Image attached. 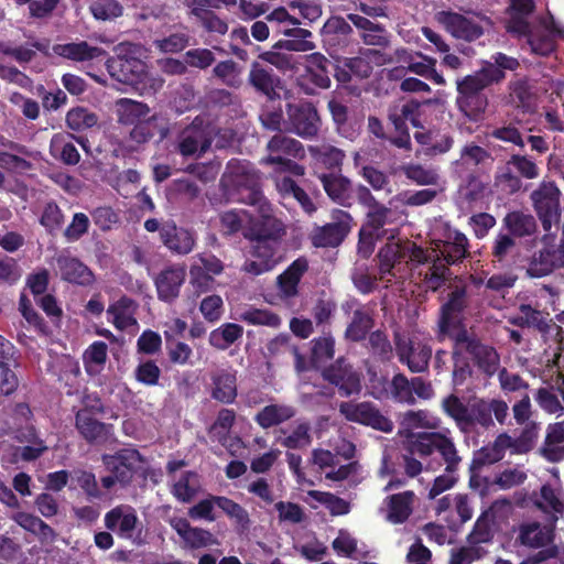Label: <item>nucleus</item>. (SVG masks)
Returning a JSON list of instances; mask_svg holds the SVG:
<instances>
[{
  "instance_id": "1",
  "label": "nucleus",
  "mask_w": 564,
  "mask_h": 564,
  "mask_svg": "<svg viewBox=\"0 0 564 564\" xmlns=\"http://www.w3.org/2000/svg\"><path fill=\"white\" fill-rule=\"evenodd\" d=\"M229 183L234 187L232 197L237 202L256 206L262 218L253 223L245 232L248 241L282 242L285 228L281 220L268 215L271 212L270 203L261 191L260 177L253 169L238 165L230 171Z\"/></svg>"
},
{
  "instance_id": "2",
  "label": "nucleus",
  "mask_w": 564,
  "mask_h": 564,
  "mask_svg": "<svg viewBox=\"0 0 564 564\" xmlns=\"http://www.w3.org/2000/svg\"><path fill=\"white\" fill-rule=\"evenodd\" d=\"M404 448L416 453L422 459H427L437 454L441 459L426 462V469L435 470L445 465V471L455 474L462 463L454 440L441 432H417L406 436Z\"/></svg>"
},
{
  "instance_id": "3",
  "label": "nucleus",
  "mask_w": 564,
  "mask_h": 564,
  "mask_svg": "<svg viewBox=\"0 0 564 564\" xmlns=\"http://www.w3.org/2000/svg\"><path fill=\"white\" fill-rule=\"evenodd\" d=\"M498 69H479L457 80L456 106L471 121H479L487 107L488 97L485 89L501 82Z\"/></svg>"
},
{
  "instance_id": "4",
  "label": "nucleus",
  "mask_w": 564,
  "mask_h": 564,
  "mask_svg": "<svg viewBox=\"0 0 564 564\" xmlns=\"http://www.w3.org/2000/svg\"><path fill=\"white\" fill-rule=\"evenodd\" d=\"M468 307L467 286L463 283L452 284L446 301L440 307L437 319V338L443 340L453 336L462 329H468L464 324V314Z\"/></svg>"
},
{
  "instance_id": "5",
  "label": "nucleus",
  "mask_w": 564,
  "mask_h": 564,
  "mask_svg": "<svg viewBox=\"0 0 564 564\" xmlns=\"http://www.w3.org/2000/svg\"><path fill=\"white\" fill-rule=\"evenodd\" d=\"M453 340L457 341L455 355L465 352L488 378L497 373L500 355L494 346L485 344L473 329H462L453 336Z\"/></svg>"
},
{
  "instance_id": "6",
  "label": "nucleus",
  "mask_w": 564,
  "mask_h": 564,
  "mask_svg": "<svg viewBox=\"0 0 564 564\" xmlns=\"http://www.w3.org/2000/svg\"><path fill=\"white\" fill-rule=\"evenodd\" d=\"M220 133L214 123L206 122L196 117L186 126L178 135L177 151L183 156L202 155L206 153L215 139Z\"/></svg>"
},
{
  "instance_id": "7",
  "label": "nucleus",
  "mask_w": 564,
  "mask_h": 564,
  "mask_svg": "<svg viewBox=\"0 0 564 564\" xmlns=\"http://www.w3.org/2000/svg\"><path fill=\"white\" fill-rule=\"evenodd\" d=\"M286 112V130L304 140L315 139L322 127V120L318 111L313 102L300 100L296 102H288Z\"/></svg>"
},
{
  "instance_id": "8",
  "label": "nucleus",
  "mask_w": 564,
  "mask_h": 564,
  "mask_svg": "<svg viewBox=\"0 0 564 564\" xmlns=\"http://www.w3.org/2000/svg\"><path fill=\"white\" fill-rule=\"evenodd\" d=\"M393 344L398 360L412 373H423L429 370L432 358L431 345L422 340L415 341L400 332L393 334Z\"/></svg>"
},
{
  "instance_id": "9",
  "label": "nucleus",
  "mask_w": 564,
  "mask_h": 564,
  "mask_svg": "<svg viewBox=\"0 0 564 564\" xmlns=\"http://www.w3.org/2000/svg\"><path fill=\"white\" fill-rule=\"evenodd\" d=\"M107 530L115 532L119 538L132 540L141 545L143 525L135 509L129 505H119L106 512L104 518Z\"/></svg>"
},
{
  "instance_id": "10",
  "label": "nucleus",
  "mask_w": 564,
  "mask_h": 564,
  "mask_svg": "<svg viewBox=\"0 0 564 564\" xmlns=\"http://www.w3.org/2000/svg\"><path fill=\"white\" fill-rule=\"evenodd\" d=\"M332 221L323 226H316L310 239L315 248H336L340 246L349 235L352 217L349 213L335 209L332 213Z\"/></svg>"
},
{
  "instance_id": "11",
  "label": "nucleus",
  "mask_w": 564,
  "mask_h": 564,
  "mask_svg": "<svg viewBox=\"0 0 564 564\" xmlns=\"http://www.w3.org/2000/svg\"><path fill=\"white\" fill-rule=\"evenodd\" d=\"M248 251L250 258H247L241 267V271L253 276L272 271L282 260V242L270 241H250Z\"/></svg>"
},
{
  "instance_id": "12",
  "label": "nucleus",
  "mask_w": 564,
  "mask_h": 564,
  "mask_svg": "<svg viewBox=\"0 0 564 564\" xmlns=\"http://www.w3.org/2000/svg\"><path fill=\"white\" fill-rule=\"evenodd\" d=\"M339 412L350 422L370 426L384 433L392 432L394 427L393 422L384 416L373 403L368 401L359 403L341 402Z\"/></svg>"
},
{
  "instance_id": "13",
  "label": "nucleus",
  "mask_w": 564,
  "mask_h": 564,
  "mask_svg": "<svg viewBox=\"0 0 564 564\" xmlns=\"http://www.w3.org/2000/svg\"><path fill=\"white\" fill-rule=\"evenodd\" d=\"M560 195L561 192L553 182H542L531 194L533 207L545 231L561 216Z\"/></svg>"
},
{
  "instance_id": "14",
  "label": "nucleus",
  "mask_w": 564,
  "mask_h": 564,
  "mask_svg": "<svg viewBox=\"0 0 564 564\" xmlns=\"http://www.w3.org/2000/svg\"><path fill=\"white\" fill-rule=\"evenodd\" d=\"M143 462V456L135 448H121L112 455L102 456L106 470L113 474L122 487L132 481Z\"/></svg>"
},
{
  "instance_id": "15",
  "label": "nucleus",
  "mask_w": 564,
  "mask_h": 564,
  "mask_svg": "<svg viewBox=\"0 0 564 564\" xmlns=\"http://www.w3.org/2000/svg\"><path fill=\"white\" fill-rule=\"evenodd\" d=\"M106 67L112 79L124 85L137 86L147 77V64L132 56L109 57Z\"/></svg>"
},
{
  "instance_id": "16",
  "label": "nucleus",
  "mask_w": 564,
  "mask_h": 564,
  "mask_svg": "<svg viewBox=\"0 0 564 564\" xmlns=\"http://www.w3.org/2000/svg\"><path fill=\"white\" fill-rule=\"evenodd\" d=\"M371 389V395L377 400L392 399L398 403H415L411 380L402 372L395 373L390 381L384 377L378 378L372 382Z\"/></svg>"
},
{
  "instance_id": "17",
  "label": "nucleus",
  "mask_w": 564,
  "mask_h": 564,
  "mask_svg": "<svg viewBox=\"0 0 564 564\" xmlns=\"http://www.w3.org/2000/svg\"><path fill=\"white\" fill-rule=\"evenodd\" d=\"M322 376L326 381L336 386L343 397L358 394L361 390L359 373L344 357H339L334 364L326 367Z\"/></svg>"
},
{
  "instance_id": "18",
  "label": "nucleus",
  "mask_w": 564,
  "mask_h": 564,
  "mask_svg": "<svg viewBox=\"0 0 564 564\" xmlns=\"http://www.w3.org/2000/svg\"><path fill=\"white\" fill-rule=\"evenodd\" d=\"M436 20L456 39L470 42L479 39L484 33L480 24L457 12L440 11L436 13Z\"/></svg>"
},
{
  "instance_id": "19",
  "label": "nucleus",
  "mask_w": 564,
  "mask_h": 564,
  "mask_svg": "<svg viewBox=\"0 0 564 564\" xmlns=\"http://www.w3.org/2000/svg\"><path fill=\"white\" fill-rule=\"evenodd\" d=\"M185 279L186 269L182 264L163 269L154 279L158 299L165 303H173L180 296Z\"/></svg>"
},
{
  "instance_id": "20",
  "label": "nucleus",
  "mask_w": 564,
  "mask_h": 564,
  "mask_svg": "<svg viewBox=\"0 0 564 564\" xmlns=\"http://www.w3.org/2000/svg\"><path fill=\"white\" fill-rule=\"evenodd\" d=\"M247 80L257 94L264 96L268 100L273 101L280 98L278 88L281 86V78L272 68L253 62L250 65Z\"/></svg>"
},
{
  "instance_id": "21",
  "label": "nucleus",
  "mask_w": 564,
  "mask_h": 564,
  "mask_svg": "<svg viewBox=\"0 0 564 564\" xmlns=\"http://www.w3.org/2000/svg\"><path fill=\"white\" fill-rule=\"evenodd\" d=\"M160 238L172 253L180 256L191 253L196 245L195 232L177 227L174 223H166L161 227Z\"/></svg>"
},
{
  "instance_id": "22",
  "label": "nucleus",
  "mask_w": 564,
  "mask_h": 564,
  "mask_svg": "<svg viewBox=\"0 0 564 564\" xmlns=\"http://www.w3.org/2000/svg\"><path fill=\"white\" fill-rule=\"evenodd\" d=\"M435 246L447 264L459 263L469 256L468 238L457 229L447 228L444 239L438 240Z\"/></svg>"
},
{
  "instance_id": "23",
  "label": "nucleus",
  "mask_w": 564,
  "mask_h": 564,
  "mask_svg": "<svg viewBox=\"0 0 564 564\" xmlns=\"http://www.w3.org/2000/svg\"><path fill=\"white\" fill-rule=\"evenodd\" d=\"M420 105L415 101H409L402 105L400 109L395 108L389 111L388 119L393 126L397 137H391L389 142L399 149H411V137L406 126L408 118L419 111Z\"/></svg>"
},
{
  "instance_id": "24",
  "label": "nucleus",
  "mask_w": 564,
  "mask_h": 564,
  "mask_svg": "<svg viewBox=\"0 0 564 564\" xmlns=\"http://www.w3.org/2000/svg\"><path fill=\"white\" fill-rule=\"evenodd\" d=\"M56 264L63 281L80 286L95 282L93 271L76 257L61 254L56 258Z\"/></svg>"
},
{
  "instance_id": "25",
  "label": "nucleus",
  "mask_w": 564,
  "mask_h": 564,
  "mask_svg": "<svg viewBox=\"0 0 564 564\" xmlns=\"http://www.w3.org/2000/svg\"><path fill=\"white\" fill-rule=\"evenodd\" d=\"M347 20L360 31L359 36L364 44L381 48L390 45V33L383 24L372 22L368 18L356 13L347 14Z\"/></svg>"
},
{
  "instance_id": "26",
  "label": "nucleus",
  "mask_w": 564,
  "mask_h": 564,
  "mask_svg": "<svg viewBox=\"0 0 564 564\" xmlns=\"http://www.w3.org/2000/svg\"><path fill=\"white\" fill-rule=\"evenodd\" d=\"M319 181L327 196L345 207L354 204V188L349 178L339 173H323Z\"/></svg>"
},
{
  "instance_id": "27",
  "label": "nucleus",
  "mask_w": 564,
  "mask_h": 564,
  "mask_svg": "<svg viewBox=\"0 0 564 564\" xmlns=\"http://www.w3.org/2000/svg\"><path fill=\"white\" fill-rule=\"evenodd\" d=\"M564 267V251L560 248H543L535 252L527 268L529 278H543L555 268Z\"/></svg>"
},
{
  "instance_id": "28",
  "label": "nucleus",
  "mask_w": 564,
  "mask_h": 564,
  "mask_svg": "<svg viewBox=\"0 0 564 564\" xmlns=\"http://www.w3.org/2000/svg\"><path fill=\"white\" fill-rule=\"evenodd\" d=\"M265 20L272 24V31L275 36L312 37V32L307 29L299 28L301 21L291 15L284 7L275 8L265 17Z\"/></svg>"
},
{
  "instance_id": "29",
  "label": "nucleus",
  "mask_w": 564,
  "mask_h": 564,
  "mask_svg": "<svg viewBox=\"0 0 564 564\" xmlns=\"http://www.w3.org/2000/svg\"><path fill=\"white\" fill-rule=\"evenodd\" d=\"M53 52L74 62L102 61L107 56V52L102 47L93 46L86 41L55 44Z\"/></svg>"
},
{
  "instance_id": "30",
  "label": "nucleus",
  "mask_w": 564,
  "mask_h": 564,
  "mask_svg": "<svg viewBox=\"0 0 564 564\" xmlns=\"http://www.w3.org/2000/svg\"><path fill=\"white\" fill-rule=\"evenodd\" d=\"M95 416L85 414V412L75 413V427L88 444L104 443L109 436L111 425L99 421Z\"/></svg>"
},
{
  "instance_id": "31",
  "label": "nucleus",
  "mask_w": 564,
  "mask_h": 564,
  "mask_svg": "<svg viewBox=\"0 0 564 564\" xmlns=\"http://www.w3.org/2000/svg\"><path fill=\"white\" fill-rule=\"evenodd\" d=\"M305 72L308 80L321 89H328L332 80L333 62L324 54L315 52L306 55Z\"/></svg>"
},
{
  "instance_id": "32",
  "label": "nucleus",
  "mask_w": 564,
  "mask_h": 564,
  "mask_svg": "<svg viewBox=\"0 0 564 564\" xmlns=\"http://www.w3.org/2000/svg\"><path fill=\"white\" fill-rule=\"evenodd\" d=\"M308 270V260L305 257L295 259L276 278V284L280 292L286 297H293L299 293L301 279Z\"/></svg>"
},
{
  "instance_id": "33",
  "label": "nucleus",
  "mask_w": 564,
  "mask_h": 564,
  "mask_svg": "<svg viewBox=\"0 0 564 564\" xmlns=\"http://www.w3.org/2000/svg\"><path fill=\"white\" fill-rule=\"evenodd\" d=\"M502 228L514 239L531 237L536 232L538 225L531 214L522 210H512L502 218Z\"/></svg>"
},
{
  "instance_id": "34",
  "label": "nucleus",
  "mask_w": 564,
  "mask_h": 564,
  "mask_svg": "<svg viewBox=\"0 0 564 564\" xmlns=\"http://www.w3.org/2000/svg\"><path fill=\"white\" fill-rule=\"evenodd\" d=\"M375 323L373 315L365 306H359L352 312L351 319L345 329V338L351 343L366 340Z\"/></svg>"
},
{
  "instance_id": "35",
  "label": "nucleus",
  "mask_w": 564,
  "mask_h": 564,
  "mask_svg": "<svg viewBox=\"0 0 564 564\" xmlns=\"http://www.w3.org/2000/svg\"><path fill=\"white\" fill-rule=\"evenodd\" d=\"M137 307L138 304L133 299L122 295L108 306L107 314L111 317L110 321L117 329L124 330L137 324L133 316Z\"/></svg>"
},
{
  "instance_id": "36",
  "label": "nucleus",
  "mask_w": 564,
  "mask_h": 564,
  "mask_svg": "<svg viewBox=\"0 0 564 564\" xmlns=\"http://www.w3.org/2000/svg\"><path fill=\"white\" fill-rule=\"evenodd\" d=\"M441 408L444 414L455 422L460 432L468 433L470 402L466 404L457 394L451 393L443 398Z\"/></svg>"
},
{
  "instance_id": "37",
  "label": "nucleus",
  "mask_w": 564,
  "mask_h": 564,
  "mask_svg": "<svg viewBox=\"0 0 564 564\" xmlns=\"http://www.w3.org/2000/svg\"><path fill=\"white\" fill-rule=\"evenodd\" d=\"M212 397L225 404H231L237 398L236 376L228 370L217 371L212 376Z\"/></svg>"
},
{
  "instance_id": "38",
  "label": "nucleus",
  "mask_w": 564,
  "mask_h": 564,
  "mask_svg": "<svg viewBox=\"0 0 564 564\" xmlns=\"http://www.w3.org/2000/svg\"><path fill=\"white\" fill-rule=\"evenodd\" d=\"M296 411L288 404H269L261 409L254 416V422L262 429L280 425L295 415Z\"/></svg>"
},
{
  "instance_id": "39",
  "label": "nucleus",
  "mask_w": 564,
  "mask_h": 564,
  "mask_svg": "<svg viewBox=\"0 0 564 564\" xmlns=\"http://www.w3.org/2000/svg\"><path fill=\"white\" fill-rule=\"evenodd\" d=\"M365 345L369 356L378 362L387 364L393 358V346L384 329L372 330Z\"/></svg>"
},
{
  "instance_id": "40",
  "label": "nucleus",
  "mask_w": 564,
  "mask_h": 564,
  "mask_svg": "<svg viewBox=\"0 0 564 564\" xmlns=\"http://www.w3.org/2000/svg\"><path fill=\"white\" fill-rule=\"evenodd\" d=\"M414 497L411 490L388 497V520L394 524L405 522L412 513Z\"/></svg>"
},
{
  "instance_id": "41",
  "label": "nucleus",
  "mask_w": 564,
  "mask_h": 564,
  "mask_svg": "<svg viewBox=\"0 0 564 564\" xmlns=\"http://www.w3.org/2000/svg\"><path fill=\"white\" fill-rule=\"evenodd\" d=\"M117 115L119 123L123 126H133L137 122H141L150 118V108L144 102L129 98H120L117 101Z\"/></svg>"
},
{
  "instance_id": "42",
  "label": "nucleus",
  "mask_w": 564,
  "mask_h": 564,
  "mask_svg": "<svg viewBox=\"0 0 564 564\" xmlns=\"http://www.w3.org/2000/svg\"><path fill=\"white\" fill-rule=\"evenodd\" d=\"M519 540L522 545L540 549L553 542L554 531L539 522H532L521 527Z\"/></svg>"
},
{
  "instance_id": "43",
  "label": "nucleus",
  "mask_w": 564,
  "mask_h": 564,
  "mask_svg": "<svg viewBox=\"0 0 564 564\" xmlns=\"http://www.w3.org/2000/svg\"><path fill=\"white\" fill-rule=\"evenodd\" d=\"M269 155H282L293 159H303L305 156L304 145L296 139L282 134H274L267 144Z\"/></svg>"
},
{
  "instance_id": "44",
  "label": "nucleus",
  "mask_w": 564,
  "mask_h": 564,
  "mask_svg": "<svg viewBox=\"0 0 564 564\" xmlns=\"http://www.w3.org/2000/svg\"><path fill=\"white\" fill-rule=\"evenodd\" d=\"M308 152L311 156L321 163L327 170L341 171L345 152L330 144L310 145Z\"/></svg>"
},
{
  "instance_id": "45",
  "label": "nucleus",
  "mask_w": 564,
  "mask_h": 564,
  "mask_svg": "<svg viewBox=\"0 0 564 564\" xmlns=\"http://www.w3.org/2000/svg\"><path fill=\"white\" fill-rule=\"evenodd\" d=\"M243 335V327L236 323H226L209 334V344L219 350H226Z\"/></svg>"
},
{
  "instance_id": "46",
  "label": "nucleus",
  "mask_w": 564,
  "mask_h": 564,
  "mask_svg": "<svg viewBox=\"0 0 564 564\" xmlns=\"http://www.w3.org/2000/svg\"><path fill=\"white\" fill-rule=\"evenodd\" d=\"M276 188L283 197L295 198L301 207L308 214L316 210L307 193L290 176H283L276 181Z\"/></svg>"
},
{
  "instance_id": "47",
  "label": "nucleus",
  "mask_w": 564,
  "mask_h": 564,
  "mask_svg": "<svg viewBox=\"0 0 564 564\" xmlns=\"http://www.w3.org/2000/svg\"><path fill=\"white\" fill-rule=\"evenodd\" d=\"M377 258L381 278L388 274L395 276L392 270L405 259V252L398 243H387L380 248Z\"/></svg>"
},
{
  "instance_id": "48",
  "label": "nucleus",
  "mask_w": 564,
  "mask_h": 564,
  "mask_svg": "<svg viewBox=\"0 0 564 564\" xmlns=\"http://www.w3.org/2000/svg\"><path fill=\"white\" fill-rule=\"evenodd\" d=\"M192 14L198 20L202 28L208 33L225 35L228 32V23L219 18L209 7L199 3L192 9Z\"/></svg>"
},
{
  "instance_id": "49",
  "label": "nucleus",
  "mask_w": 564,
  "mask_h": 564,
  "mask_svg": "<svg viewBox=\"0 0 564 564\" xmlns=\"http://www.w3.org/2000/svg\"><path fill=\"white\" fill-rule=\"evenodd\" d=\"M510 100L525 113H532L535 110V97L531 86L524 79L517 80L510 85Z\"/></svg>"
},
{
  "instance_id": "50",
  "label": "nucleus",
  "mask_w": 564,
  "mask_h": 564,
  "mask_svg": "<svg viewBox=\"0 0 564 564\" xmlns=\"http://www.w3.org/2000/svg\"><path fill=\"white\" fill-rule=\"evenodd\" d=\"M516 250V239L511 235L500 231L491 245L492 263H498L500 267L509 264V260L513 257Z\"/></svg>"
},
{
  "instance_id": "51",
  "label": "nucleus",
  "mask_w": 564,
  "mask_h": 564,
  "mask_svg": "<svg viewBox=\"0 0 564 564\" xmlns=\"http://www.w3.org/2000/svg\"><path fill=\"white\" fill-rule=\"evenodd\" d=\"M51 153L66 165H76L80 161V154L75 144L62 134H55L52 138Z\"/></svg>"
},
{
  "instance_id": "52",
  "label": "nucleus",
  "mask_w": 564,
  "mask_h": 564,
  "mask_svg": "<svg viewBox=\"0 0 564 564\" xmlns=\"http://www.w3.org/2000/svg\"><path fill=\"white\" fill-rule=\"evenodd\" d=\"M564 442V426L560 423L549 426L544 446L542 448L544 457L550 462H558L564 458V449L557 447V444Z\"/></svg>"
},
{
  "instance_id": "53",
  "label": "nucleus",
  "mask_w": 564,
  "mask_h": 564,
  "mask_svg": "<svg viewBox=\"0 0 564 564\" xmlns=\"http://www.w3.org/2000/svg\"><path fill=\"white\" fill-rule=\"evenodd\" d=\"M469 411L470 422L468 423V433L476 425H479L486 430L495 425L490 412V400H486L484 398H474L470 401Z\"/></svg>"
},
{
  "instance_id": "54",
  "label": "nucleus",
  "mask_w": 564,
  "mask_h": 564,
  "mask_svg": "<svg viewBox=\"0 0 564 564\" xmlns=\"http://www.w3.org/2000/svg\"><path fill=\"white\" fill-rule=\"evenodd\" d=\"M98 116L85 107H74L66 113L67 127L76 132H82L95 127Z\"/></svg>"
},
{
  "instance_id": "55",
  "label": "nucleus",
  "mask_w": 564,
  "mask_h": 564,
  "mask_svg": "<svg viewBox=\"0 0 564 564\" xmlns=\"http://www.w3.org/2000/svg\"><path fill=\"white\" fill-rule=\"evenodd\" d=\"M214 502L218 508H220L242 530L249 528L250 518L248 511L231 500L230 498L224 496H214Z\"/></svg>"
},
{
  "instance_id": "56",
  "label": "nucleus",
  "mask_w": 564,
  "mask_h": 564,
  "mask_svg": "<svg viewBox=\"0 0 564 564\" xmlns=\"http://www.w3.org/2000/svg\"><path fill=\"white\" fill-rule=\"evenodd\" d=\"M519 311L520 315L509 318L510 324L521 328L535 327L542 332L546 330L547 323L539 310L533 308L529 304H521Z\"/></svg>"
},
{
  "instance_id": "57",
  "label": "nucleus",
  "mask_w": 564,
  "mask_h": 564,
  "mask_svg": "<svg viewBox=\"0 0 564 564\" xmlns=\"http://www.w3.org/2000/svg\"><path fill=\"white\" fill-rule=\"evenodd\" d=\"M308 495L317 502L324 505L332 516H344L350 511L349 502L332 492L311 490Z\"/></svg>"
},
{
  "instance_id": "58",
  "label": "nucleus",
  "mask_w": 564,
  "mask_h": 564,
  "mask_svg": "<svg viewBox=\"0 0 564 564\" xmlns=\"http://www.w3.org/2000/svg\"><path fill=\"white\" fill-rule=\"evenodd\" d=\"M311 364L318 368L322 364L333 359L335 354V340L333 337H319L312 340Z\"/></svg>"
},
{
  "instance_id": "59",
  "label": "nucleus",
  "mask_w": 564,
  "mask_h": 564,
  "mask_svg": "<svg viewBox=\"0 0 564 564\" xmlns=\"http://www.w3.org/2000/svg\"><path fill=\"white\" fill-rule=\"evenodd\" d=\"M240 319L249 325H263L276 328L281 325L279 315L268 310L249 307L240 314Z\"/></svg>"
},
{
  "instance_id": "60",
  "label": "nucleus",
  "mask_w": 564,
  "mask_h": 564,
  "mask_svg": "<svg viewBox=\"0 0 564 564\" xmlns=\"http://www.w3.org/2000/svg\"><path fill=\"white\" fill-rule=\"evenodd\" d=\"M468 544L481 546L482 543H490L494 539L490 520L487 512L481 513L476 520L473 530L467 535Z\"/></svg>"
},
{
  "instance_id": "61",
  "label": "nucleus",
  "mask_w": 564,
  "mask_h": 564,
  "mask_svg": "<svg viewBox=\"0 0 564 564\" xmlns=\"http://www.w3.org/2000/svg\"><path fill=\"white\" fill-rule=\"evenodd\" d=\"M448 265L446 262L443 263L440 258L433 261L423 279L429 290L435 292L445 284L451 275Z\"/></svg>"
},
{
  "instance_id": "62",
  "label": "nucleus",
  "mask_w": 564,
  "mask_h": 564,
  "mask_svg": "<svg viewBox=\"0 0 564 564\" xmlns=\"http://www.w3.org/2000/svg\"><path fill=\"white\" fill-rule=\"evenodd\" d=\"M197 477V473L193 470L183 473L181 478L173 485L172 495L181 502H189L196 495V488L192 482Z\"/></svg>"
},
{
  "instance_id": "63",
  "label": "nucleus",
  "mask_w": 564,
  "mask_h": 564,
  "mask_svg": "<svg viewBox=\"0 0 564 564\" xmlns=\"http://www.w3.org/2000/svg\"><path fill=\"white\" fill-rule=\"evenodd\" d=\"M89 10L96 20L101 21L113 20L123 13V7L117 0H97Z\"/></svg>"
},
{
  "instance_id": "64",
  "label": "nucleus",
  "mask_w": 564,
  "mask_h": 564,
  "mask_svg": "<svg viewBox=\"0 0 564 564\" xmlns=\"http://www.w3.org/2000/svg\"><path fill=\"white\" fill-rule=\"evenodd\" d=\"M495 185L505 194L513 195L522 188V181L512 169L505 165L496 173Z\"/></svg>"
}]
</instances>
